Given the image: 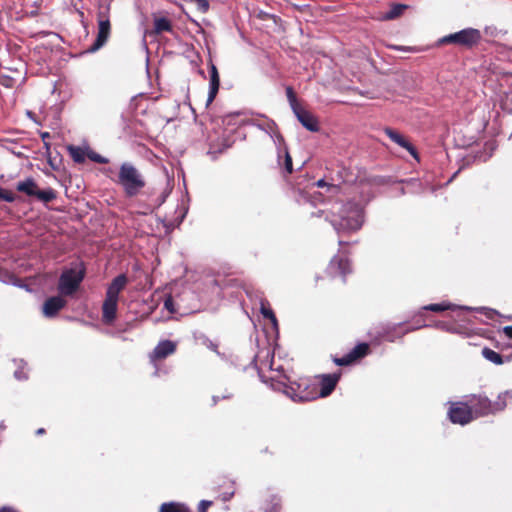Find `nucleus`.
<instances>
[{
    "label": "nucleus",
    "mask_w": 512,
    "mask_h": 512,
    "mask_svg": "<svg viewBox=\"0 0 512 512\" xmlns=\"http://www.w3.org/2000/svg\"><path fill=\"white\" fill-rule=\"evenodd\" d=\"M335 263H336V260H335V259L331 261V265H332V266H333Z\"/></svg>",
    "instance_id": "nucleus-41"
},
{
    "label": "nucleus",
    "mask_w": 512,
    "mask_h": 512,
    "mask_svg": "<svg viewBox=\"0 0 512 512\" xmlns=\"http://www.w3.org/2000/svg\"><path fill=\"white\" fill-rule=\"evenodd\" d=\"M459 308L456 305L450 303H439V304H430L424 307L425 310L433 311V312H441L448 309H456ZM462 309L470 310L469 307H461Z\"/></svg>",
    "instance_id": "nucleus-19"
},
{
    "label": "nucleus",
    "mask_w": 512,
    "mask_h": 512,
    "mask_svg": "<svg viewBox=\"0 0 512 512\" xmlns=\"http://www.w3.org/2000/svg\"><path fill=\"white\" fill-rule=\"evenodd\" d=\"M83 277L84 269L80 265L63 271L58 284L60 294L63 296L72 295L79 288Z\"/></svg>",
    "instance_id": "nucleus-4"
},
{
    "label": "nucleus",
    "mask_w": 512,
    "mask_h": 512,
    "mask_svg": "<svg viewBox=\"0 0 512 512\" xmlns=\"http://www.w3.org/2000/svg\"><path fill=\"white\" fill-rule=\"evenodd\" d=\"M15 376H16L18 379L26 378V376H22V375L20 374V372H15Z\"/></svg>",
    "instance_id": "nucleus-38"
},
{
    "label": "nucleus",
    "mask_w": 512,
    "mask_h": 512,
    "mask_svg": "<svg viewBox=\"0 0 512 512\" xmlns=\"http://www.w3.org/2000/svg\"><path fill=\"white\" fill-rule=\"evenodd\" d=\"M472 406H473V409H474V411H472L473 412V416H475V417L484 416V415H487L489 413H495L496 412L494 410V403H491L485 397L478 398L477 402L473 403Z\"/></svg>",
    "instance_id": "nucleus-14"
},
{
    "label": "nucleus",
    "mask_w": 512,
    "mask_h": 512,
    "mask_svg": "<svg viewBox=\"0 0 512 512\" xmlns=\"http://www.w3.org/2000/svg\"><path fill=\"white\" fill-rule=\"evenodd\" d=\"M284 166H285V169L288 173H291L293 168H292V159L288 153V150L285 148L284 149Z\"/></svg>",
    "instance_id": "nucleus-27"
},
{
    "label": "nucleus",
    "mask_w": 512,
    "mask_h": 512,
    "mask_svg": "<svg viewBox=\"0 0 512 512\" xmlns=\"http://www.w3.org/2000/svg\"><path fill=\"white\" fill-rule=\"evenodd\" d=\"M55 197H56V195L52 189H47V190H39L38 189V193L36 195V198L43 202H49V201L53 200Z\"/></svg>",
    "instance_id": "nucleus-25"
},
{
    "label": "nucleus",
    "mask_w": 512,
    "mask_h": 512,
    "mask_svg": "<svg viewBox=\"0 0 512 512\" xmlns=\"http://www.w3.org/2000/svg\"><path fill=\"white\" fill-rule=\"evenodd\" d=\"M274 142L277 144H281L283 142V138L280 134H275V137H274Z\"/></svg>",
    "instance_id": "nucleus-34"
},
{
    "label": "nucleus",
    "mask_w": 512,
    "mask_h": 512,
    "mask_svg": "<svg viewBox=\"0 0 512 512\" xmlns=\"http://www.w3.org/2000/svg\"><path fill=\"white\" fill-rule=\"evenodd\" d=\"M503 333L510 339H512V326H506L503 328Z\"/></svg>",
    "instance_id": "nucleus-33"
},
{
    "label": "nucleus",
    "mask_w": 512,
    "mask_h": 512,
    "mask_svg": "<svg viewBox=\"0 0 512 512\" xmlns=\"http://www.w3.org/2000/svg\"><path fill=\"white\" fill-rule=\"evenodd\" d=\"M287 92H288V96H289V98H290V99H291V101H292V105H293V104H295V103H294L295 101H294V98H293L294 96H293L292 89H291V88H288Z\"/></svg>",
    "instance_id": "nucleus-36"
},
{
    "label": "nucleus",
    "mask_w": 512,
    "mask_h": 512,
    "mask_svg": "<svg viewBox=\"0 0 512 512\" xmlns=\"http://www.w3.org/2000/svg\"><path fill=\"white\" fill-rule=\"evenodd\" d=\"M328 189H336L335 186H329Z\"/></svg>",
    "instance_id": "nucleus-42"
},
{
    "label": "nucleus",
    "mask_w": 512,
    "mask_h": 512,
    "mask_svg": "<svg viewBox=\"0 0 512 512\" xmlns=\"http://www.w3.org/2000/svg\"><path fill=\"white\" fill-rule=\"evenodd\" d=\"M119 183L129 196L136 195L145 184L138 170L129 163H124L120 167Z\"/></svg>",
    "instance_id": "nucleus-3"
},
{
    "label": "nucleus",
    "mask_w": 512,
    "mask_h": 512,
    "mask_svg": "<svg viewBox=\"0 0 512 512\" xmlns=\"http://www.w3.org/2000/svg\"><path fill=\"white\" fill-rule=\"evenodd\" d=\"M480 39V33L476 29H464L448 37L449 41L464 45H471Z\"/></svg>",
    "instance_id": "nucleus-8"
},
{
    "label": "nucleus",
    "mask_w": 512,
    "mask_h": 512,
    "mask_svg": "<svg viewBox=\"0 0 512 512\" xmlns=\"http://www.w3.org/2000/svg\"><path fill=\"white\" fill-rule=\"evenodd\" d=\"M369 346L365 343L357 345L349 354L346 356L336 359L338 365H348L357 359L365 356L368 353Z\"/></svg>",
    "instance_id": "nucleus-11"
},
{
    "label": "nucleus",
    "mask_w": 512,
    "mask_h": 512,
    "mask_svg": "<svg viewBox=\"0 0 512 512\" xmlns=\"http://www.w3.org/2000/svg\"><path fill=\"white\" fill-rule=\"evenodd\" d=\"M36 433H37L38 435H41V434H43V433H44V429H43V428H40V429H38V430H37V432H36Z\"/></svg>",
    "instance_id": "nucleus-39"
},
{
    "label": "nucleus",
    "mask_w": 512,
    "mask_h": 512,
    "mask_svg": "<svg viewBox=\"0 0 512 512\" xmlns=\"http://www.w3.org/2000/svg\"><path fill=\"white\" fill-rule=\"evenodd\" d=\"M448 414L453 423L461 425L469 423L474 418L470 407L460 402L452 404Z\"/></svg>",
    "instance_id": "nucleus-5"
},
{
    "label": "nucleus",
    "mask_w": 512,
    "mask_h": 512,
    "mask_svg": "<svg viewBox=\"0 0 512 512\" xmlns=\"http://www.w3.org/2000/svg\"><path fill=\"white\" fill-rule=\"evenodd\" d=\"M0 512H17V511L11 507H3L0 509Z\"/></svg>",
    "instance_id": "nucleus-35"
},
{
    "label": "nucleus",
    "mask_w": 512,
    "mask_h": 512,
    "mask_svg": "<svg viewBox=\"0 0 512 512\" xmlns=\"http://www.w3.org/2000/svg\"><path fill=\"white\" fill-rule=\"evenodd\" d=\"M164 308L167 309V311L172 314L175 312L174 303L172 297H168L164 302Z\"/></svg>",
    "instance_id": "nucleus-29"
},
{
    "label": "nucleus",
    "mask_w": 512,
    "mask_h": 512,
    "mask_svg": "<svg viewBox=\"0 0 512 512\" xmlns=\"http://www.w3.org/2000/svg\"><path fill=\"white\" fill-rule=\"evenodd\" d=\"M176 349V345L174 342L165 340L160 342L154 349L151 360L155 361L156 359H162L172 354Z\"/></svg>",
    "instance_id": "nucleus-13"
},
{
    "label": "nucleus",
    "mask_w": 512,
    "mask_h": 512,
    "mask_svg": "<svg viewBox=\"0 0 512 512\" xmlns=\"http://www.w3.org/2000/svg\"><path fill=\"white\" fill-rule=\"evenodd\" d=\"M316 185L318 187H324V186H326V183L323 180H319V181H317Z\"/></svg>",
    "instance_id": "nucleus-37"
},
{
    "label": "nucleus",
    "mask_w": 512,
    "mask_h": 512,
    "mask_svg": "<svg viewBox=\"0 0 512 512\" xmlns=\"http://www.w3.org/2000/svg\"><path fill=\"white\" fill-rule=\"evenodd\" d=\"M297 388L290 387L289 391H286L294 401H310L317 398V393L308 391L306 382L296 383Z\"/></svg>",
    "instance_id": "nucleus-10"
},
{
    "label": "nucleus",
    "mask_w": 512,
    "mask_h": 512,
    "mask_svg": "<svg viewBox=\"0 0 512 512\" xmlns=\"http://www.w3.org/2000/svg\"><path fill=\"white\" fill-rule=\"evenodd\" d=\"M88 157L92 160H94L95 162H98V163H104L105 160L103 157H101L100 155L96 154V153H91L88 155Z\"/></svg>",
    "instance_id": "nucleus-31"
},
{
    "label": "nucleus",
    "mask_w": 512,
    "mask_h": 512,
    "mask_svg": "<svg viewBox=\"0 0 512 512\" xmlns=\"http://www.w3.org/2000/svg\"><path fill=\"white\" fill-rule=\"evenodd\" d=\"M17 190L28 196H35L38 193V186L31 178L25 179L17 184Z\"/></svg>",
    "instance_id": "nucleus-17"
},
{
    "label": "nucleus",
    "mask_w": 512,
    "mask_h": 512,
    "mask_svg": "<svg viewBox=\"0 0 512 512\" xmlns=\"http://www.w3.org/2000/svg\"><path fill=\"white\" fill-rule=\"evenodd\" d=\"M159 512H189L188 509L179 503H165L161 506Z\"/></svg>",
    "instance_id": "nucleus-21"
},
{
    "label": "nucleus",
    "mask_w": 512,
    "mask_h": 512,
    "mask_svg": "<svg viewBox=\"0 0 512 512\" xmlns=\"http://www.w3.org/2000/svg\"><path fill=\"white\" fill-rule=\"evenodd\" d=\"M338 265H339V268L341 270V273L345 274L346 271H347V266H348V263L347 261H344V260H339L338 261Z\"/></svg>",
    "instance_id": "nucleus-32"
},
{
    "label": "nucleus",
    "mask_w": 512,
    "mask_h": 512,
    "mask_svg": "<svg viewBox=\"0 0 512 512\" xmlns=\"http://www.w3.org/2000/svg\"><path fill=\"white\" fill-rule=\"evenodd\" d=\"M384 132L393 142L406 149L414 158H417L416 150L401 134L391 128H385Z\"/></svg>",
    "instance_id": "nucleus-12"
},
{
    "label": "nucleus",
    "mask_w": 512,
    "mask_h": 512,
    "mask_svg": "<svg viewBox=\"0 0 512 512\" xmlns=\"http://www.w3.org/2000/svg\"><path fill=\"white\" fill-rule=\"evenodd\" d=\"M69 152H70V155L72 156V158L76 161V162H83L85 160V157H86V154H85V151L79 147H74V146H71L69 147Z\"/></svg>",
    "instance_id": "nucleus-24"
},
{
    "label": "nucleus",
    "mask_w": 512,
    "mask_h": 512,
    "mask_svg": "<svg viewBox=\"0 0 512 512\" xmlns=\"http://www.w3.org/2000/svg\"><path fill=\"white\" fill-rule=\"evenodd\" d=\"M218 89H219V75H218V71H217V68L215 67V65H211V70H210V91H209V96H208V104L211 103L217 92H218Z\"/></svg>",
    "instance_id": "nucleus-16"
},
{
    "label": "nucleus",
    "mask_w": 512,
    "mask_h": 512,
    "mask_svg": "<svg viewBox=\"0 0 512 512\" xmlns=\"http://www.w3.org/2000/svg\"><path fill=\"white\" fill-rule=\"evenodd\" d=\"M339 380V376L336 374H329L322 376L321 380V390H320V397H326L331 394V392L334 390L337 382Z\"/></svg>",
    "instance_id": "nucleus-15"
},
{
    "label": "nucleus",
    "mask_w": 512,
    "mask_h": 512,
    "mask_svg": "<svg viewBox=\"0 0 512 512\" xmlns=\"http://www.w3.org/2000/svg\"><path fill=\"white\" fill-rule=\"evenodd\" d=\"M482 355L486 360L494 364L500 365L503 363L502 356L492 349L484 348L482 350Z\"/></svg>",
    "instance_id": "nucleus-20"
},
{
    "label": "nucleus",
    "mask_w": 512,
    "mask_h": 512,
    "mask_svg": "<svg viewBox=\"0 0 512 512\" xmlns=\"http://www.w3.org/2000/svg\"><path fill=\"white\" fill-rule=\"evenodd\" d=\"M110 34L109 19L100 12L98 15V35L92 50H97L104 45Z\"/></svg>",
    "instance_id": "nucleus-7"
},
{
    "label": "nucleus",
    "mask_w": 512,
    "mask_h": 512,
    "mask_svg": "<svg viewBox=\"0 0 512 512\" xmlns=\"http://www.w3.org/2000/svg\"><path fill=\"white\" fill-rule=\"evenodd\" d=\"M293 111L299 122L309 131L316 132L319 130V124L316 117L309 111L299 107L297 104L292 105Z\"/></svg>",
    "instance_id": "nucleus-6"
},
{
    "label": "nucleus",
    "mask_w": 512,
    "mask_h": 512,
    "mask_svg": "<svg viewBox=\"0 0 512 512\" xmlns=\"http://www.w3.org/2000/svg\"><path fill=\"white\" fill-rule=\"evenodd\" d=\"M127 279L124 275L116 277L107 289L106 299L103 303V320L111 323L116 316L118 295L125 287Z\"/></svg>",
    "instance_id": "nucleus-2"
},
{
    "label": "nucleus",
    "mask_w": 512,
    "mask_h": 512,
    "mask_svg": "<svg viewBox=\"0 0 512 512\" xmlns=\"http://www.w3.org/2000/svg\"><path fill=\"white\" fill-rule=\"evenodd\" d=\"M154 25L157 33L171 30L170 21L164 17L157 18L154 22Z\"/></svg>",
    "instance_id": "nucleus-22"
},
{
    "label": "nucleus",
    "mask_w": 512,
    "mask_h": 512,
    "mask_svg": "<svg viewBox=\"0 0 512 512\" xmlns=\"http://www.w3.org/2000/svg\"><path fill=\"white\" fill-rule=\"evenodd\" d=\"M512 399V390L504 391L499 394L498 399L494 402V410L496 412L502 411L506 406L507 402Z\"/></svg>",
    "instance_id": "nucleus-18"
},
{
    "label": "nucleus",
    "mask_w": 512,
    "mask_h": 512,
    "mask_svg": "<svg viewBox=\"0 0 512 512\" xmlns=\"http://www.w3.org/2000/svg\"><path fill=\"white\" fill-rule=\"evenodd\" d=\"M406 9L405 5L397 4L391 7V9L385 14L384 19H394L400 16Z\"/></svg>",
    "instance_id": "nucleus-23"
},
{
    "label": "nucleus",
    "mask_w": 512,
    "mask_h": 512,
    "mask_svg": "<svg viewBox=\"0 0 512 512\" xmlns=\"http://www.w3.org/2000/svg\"><path fill=\"white\" fill-rule=\"evenodd\" d=\"M211 504H212L211 501L202 500L199 503V507H198L199 512H206Z\"/></svg>",
    "instance_id": "nucleus-30"
},
{
    "label": "nucleus",
    "mask_w": 512,
    "mask_h": 512,
    "mask_svg": "<svg viewBox=\"0 0 512 512\" xmlns=\"http://www.w3.org/2000/svg\"><path fill=\"white\" fill-rule=\"evenodd\" d=\"M331 223L337 230L356 231L363 222L362 209L358 204L349 203L343 207H335Z\"/></svg>",
    "instance_id": "nucleus-1"
},
{
    "label": "nucleus",
    "mask_w": 512,
    "mask_h": 512,
    "mask_svg": "<svg viewBox=\"0 0 512 512\" xmlns=\"http://www.w3.org/2000/svg\"><path fill=\"white\" fill-rule=\"evenodd\" d=\"M0 200H4L6 202H13L15 200V197L13 193L0 188Z\"/></svg>",
    "instance_id": "nucleus-28"
},
{
    "label": "nucleus",
    "mask_w": 512,
    "mask_h": 512,
    "mask_svg": "<svg viewBox=\"0 0 512 512\" xmlns=\"http://www.w3.org/2000/svg\"><path fill=\"white\" fill-rule=\"evenodd\" d=\"M62 296H53L44 302L42 312L45 317H54L66 305V301Z\"/></svg>",
    "instance_id": "nucleus-9"
},
{
    "label": "nucleus",
    "mask_w": 512,
    "mask_h": 512,
    "mask_svg": "<svg viewBox=\"0 0 512 512\" xmlns=\"http://www.w3.org/2000/svg\"><path fill=\"white\" fill-rule=\"evenodd\" d=\"M47 136H48V133H44V134L42 135V137H43V138H47Z\"/></svg>",
    "instance_id": "nucleus-40"
},
{
    "label": "nucleus",
    "mask_w": 512,
    "mask_h": 512,
    "mask_svg": "<svg viewBox=\"0 0 512 512\" xmlns=\"http://www.w3.org/2000/svg\"><path fill=\"white\" fill-rule=\"evenodd\" d=\"M261 313H262V315H263L265 318H267V319H269V320L271 321V323H272V325H273L274 327H276V326H277V319H276V317H275V315H274V313L272 312V310H271V309H269V308L265 307L264 305H262V307H261Z\"/></svg>",
    "instance_id": "nucleus-26"
}]
</instances>
